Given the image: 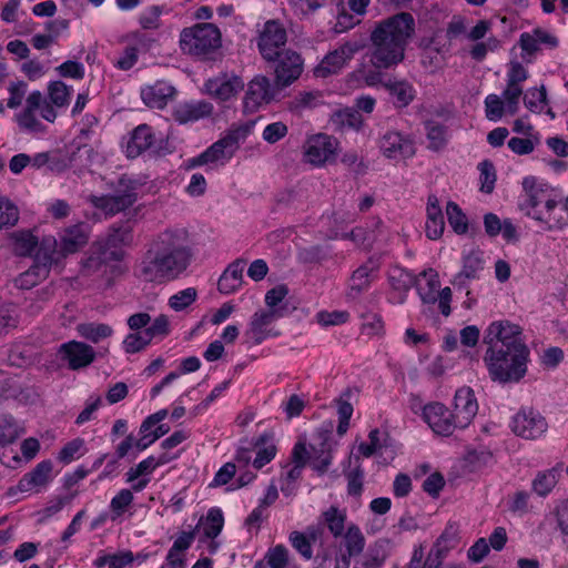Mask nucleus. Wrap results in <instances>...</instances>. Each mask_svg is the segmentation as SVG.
Returning <instances> with one entry per match:
<instances>
[{"label": "nucleus", "instance_id": "nucleus-64", "mask_svg": "<svg viewBox=\"0 0 568 568\" xmlns=\"http://www.w3.org/2000/svg\"><path fill=\"white\" fill-rule=\"evenodd\" d=\"M288 129L283 122H273L265 126L262 136L267 143L273 144L283 139Z\"/></svg>", "mask_w": 568, "mask_h": 568}, {"label": "nucleus", "instance_id": "nucleus-34", "mask_svg": "<svg viewBox=\"0 0 568 568\" xmlns=\"http://www.w3.org/2000/svg\"><path fill=\"white\" fill-rule=\"evenodd\" d=\"M49 268H45V264H33L18 277L14 278V285L21 290H30L38 285L41 281L49 276Z\"/></svg>", "mask_w": 568, "mask_h": 568}, {"label": "nucleus", "instance_id": "nucleus-29", "mask_svg": "<svg viewBox=\"0 0 568 568\" xmlns=\"http://www.w3.org/2000/svg\"><path fill=\"white\" fill-rule=\"evenodd\" d=\"M377 267L372 261L357 267L351 276V285L348 296L355 298L363 292L367 291L375 276Z\"/></svg>", "mask_w": 568, "mask_h": 568}, {"label": "nucleus", "instance_id": "nucleus-51", "mask_svg": "<svg viewBox=\"0 0 568 568\" xmlns=\"http://www.w3.org/2000/svg\"><path fill=\"white\" fill-rule=\"evenodd\" d=\"M151 338L144 331L130 333L123 341V348L128 354H135L144 349L150 343Z\"/></svg>", "mask_w": 568, "mask_h": 568}, {"label": "nucleus", "instance_id": "nucleus-11", "mask_svg": "<svg viewBox=\"0 0 568 568\" xmlns=\"http://www.w3.org/2000/svg\"><path fill=\"white\" fill-rule=\"evenodd\" d=\"M337 146L338 141L335 138L320 133L306 141L304 156L308 163L321 166L334 159Z\"/></svg>", "mask_w": 568, "mask_h": 568}, {"label": "nucleus", "instance_id": "nucleus-61", "mask_svg": "<svg viewBox=\"0 0 568 568\" xmlns=\"http://www.w3.org/2000/svg\"><path fill=\"white\" fill-rule=\"evenodd\" d=\"M486 116L490 121L500 120L504 115L505 104L497 94H489L485 99Z\"/></svg>", "mask_w": 568, "mask_h": 568}, {"label": "nucleus", "instance_id": "nucleus-13", "mask_svg": "<svg viewBox=\"0 0 568 568\" xmlns=\"http://www.w3.org/2000/svg\"><path fill=\"white\" fill-rule=\"evenodd\" d=\"M275 61V85L278 90L291 85L303 72V60L292 50L284 51Z\"/></svg>", "mask_w": 568, "mask_h": 568}, {"label": "nucleus", "instance_id": "nucleus-32", "mask_svg": "<svg viewBox=\"0 0 568 568\" xmlns=\"http://www.w3.org/2000/svg\"><path fill=\"white\" fill-rule=\"evenodd\" d=\"M39 248L36 254L34 262L38 264H45V268L51 267L53 263H57L64 255L61 254V248L58 241L53 236H45L38 244Z\"/></svg>", "mask_w": 568, "mask_h": 568}, {"label": "nucleus", "instance_id": "nucleus-35", "mask_svg": "<svg viewBox=\"0 0 568 568\" xmlns=\"http://www.w3.org/2000/svg\"><path fill=\"white\" fill-rule=\"evenodd\" d=\"M13 252L19 256H29L37 248L39 241L29 230L16 231L10 234Z\"/></svg>", "mask_w": 568, "mask_h": 568}, {"label": "nucleus", "instance_id": "nucleus-24", "mask_svg": "<svg viewBox=\"0 0 568 568\" xmlns=\"http://www.w3.org/2000/svg\"><path fill=\"white\" fill-rule=\"evenodd\" d=\"M527 215L545 223L548 230L561 229L568 224V214L564 210V204L559 207L555 200L546 201L542 211L536 213L528 211Z\"/></svg>", "mask_w": 568, "mask_h": 568}, {"label": "nucleus", "instance_id": "nucleus-62", "mask_svg": "<svg viewBox=\"0 0 568 568\" xmlns=\"http://www.w3.org/2000/svg\"><path fill=\"white\" fill-rule=\"evenodd\" d=\"M292 546L304 557L310 560L313 557V549L311 540L307 536L300 531H293L290 535Z\"/></svg>", "mask_w": 568, "mask_h": 568}, {"label": "nucleus", "instance_id": "nucleus-60", "mask_svg": "<svg viewBox=\"0 0 568 568\" xmlns=\"http://www.w3.org/2000/svg\"><path fill=\"white\" fill-rule=\"evenodd\" d=\"M288 294V288L286 285H277L265 294V304L267 305V310H282V312L285 314V307L280 306L281 302L286 297Z\"/></svg>", "mask_w": 568, "mask_h": 568}, {"label": "nucleus", "instance_id": "nucleus-36", "mask_svg": "<svg viewBox=\"0 0 568 568\" xmlns=\"http://www.w3.org/2000/svg\"><path fill=\"white\" fill-rule=\"evenodd\" d=\"M133 242L132 227L128 224L113 225L110 227L106 239L104 241L105 250L120 248L129 246Z\"/></svg>", "mask_w": 568, "mask_h": 568}, {"label": "nucleus", "instance_id": "nucleus-28", "mask_svg": "<svg viewBox=\"0 0 568 568\" xmlns=\"http://www.w3.org/2000/svg\"><path fill=\"white\" fill-rule=\"evenodd\" d=\"M213 105L209 102L197 101L180 104L173 112L176 122L184 124L211 115Z\"/></svg>", "mask_w": 568, "mask_h": 568}, {"label": "nucleus", "instance_id": "nucleus-17", "mask_svg": "<svg viewBox=\"0 0 568 568\" xmlns=\"http://www.w3.org/2000/svg\"><path fill=\"white\" fill-rule=\"evenodd\" d=\"M243 88V80L234 73H221L205 82L206 92L220 101L230 100Z\"/></svg>", "mask_w": 568, "mask_h": 568}, {"label": "nucleus", "instance_id": "nucleus-8", "mask_svg": "<svg viewBox=\"0 0 568 568\" xmlns=\"http://www.w3.org/2000/svg\"><path fill=\"white\" fill-rule=\"evenodd\" d=\"M284 316L282 310H260L255 312L245 331L247 342L260 345L268 337H276L281 332L272 326V324Z\"/></svg>", "mask_w": 568, "mask_h": 568}, {"label": "nucleus", "instance_id": "nucleus-48", "mask_svg": "<svg viewBox=\"0 0 568 568\" xmlns=\"http://www.w3.org/2000/svg\"><path fill=\"white\" fill-rule=\"evenodd\" d=\"M323 516L331 534L334 537H341L345 529V513L341 511L337 507L332 506L324 511Z\"/></svg>", "mask_w": 568, "mask_h": 568}, {"label": "nucleus", "instance_id": "nucleus-18", "mask_svg": "<svg viewBox=\"0 0 568 568\" xmlns=\"http://www.w3.org/2000/svg\"><path fill=\"white\" fill-rule=\"evenodd\" d=\"M478 412V404L470 387L457 389L454 397V417L459 428L467 427Z\"/></svg>", "mask_w": 568, "mask_h": 568}, {"label": "nucleus", "instance_id": "nucleus-21", "mask_svg": "<svg viewBox=\"0 0 568 568\" xmlns=\"http://www.w3.org/2000/svg\"><path fill=\"white\" fill-rule=\"evenodd\" d=\"M136 201L133 187H128L123 193L114 195L92 196L91 203L108 214H116L130 207Z\"/></svg>", "mask_w": 568, "mask_h": 568}, {"label": "nucleus", "instance_id": "nucleus-56", "mask_svg": "<svg viewBox=\"0 0 568 568\" xmlns=\"http://www.w3.org/2000/svg\"><path fill=\"white\" fill-rule=\"evenodd\" d=\"M478 170L480 172V191L490 194L494 191L496 182L495 166L491 162L486 160L478 164Z\"/></svg>", "mask_w": 568, "mask_h": 568}, {"label": "nucleus", "instance_id": "nucleus-49", "mask_svg": "<svg viewBox=\"0 0 568 568\" xmlns=\"http://www.w3.org/2000/svg\"><path fill=\"white\" fill-rule=\"evenodd\" d=\"M16 120L19 128L29 133H40L45 129L41 121L36 116V111L33 110L24 108L16 115Z\"/></svg>", "mask_w": 568, "mask_h": 568}, {"label": "nucleus", "instance_id": "nucleus-58", "mask_svg": "<svg viewBox=\"0 0 568 568\" xmlns=\"http://www.w3.org/2000/svg\"><path fill=\"white\" fill-rule=\"evenodd\" d=\"M197 296L196 290L194 287H187L183 291L178 292L176 294L172 295L169 300V305L174 311H183L187 306H190L192 303L195 302Z\"/></svg>", "mask_w": 568, "mask_h": 568}, {"label": "nucleus", "instance_id": "nucleus-6", "mask_svg": "<svg viewBox=\"0 0 568 568\" xmlns=\"http://www.w3.org/2000/svg\"><path fill=\"white\" fill-rule=\"evenodd\" d=\"M253 123L231 130L225 136L213 143L203 153L204 161L207 164L229 161L240 148V141L244 140L251 132Z\"/></svg>", "mask_w": 568, "mask_h": 568}, {"label": "nucleus", "instance_id": "nucleus-53", "mask_svg": "<svg viewBox=\"0 0 568 568\" xmlns=\"http://www.w3.org/2000/svg\"><path fill=\"white\" fill-rule=\"evenodd\" d=\"M547 102V93L545 85L539 89H530L524 95V104L531 112H541Z\"/></svg>", "mask_w": 568, "mask_h": 568}, {"label": "nucleus", "instance_id": "nucleus-55", "mask_svg": "<svg viewBox=\"0 0 568 568\" xmlns=\"http://www.w3.org/2000/svg\"><path fill=\"white\" fill-rule=\"evenodd\" d=\"M133 494L130 489H121L110 503V509L112 511V520L123 515L126 508L133 503Z\"/></svg>", "mask_w": 568, "mask_h": 568}, {"label": "nucleus", "instance_id": "nucleus-14", "mask_svg": "<svg viewBox=\"0 0 568 568\" xmlns=\"http://www.w3.org/2000/svg\"><path fill=\"white\" fill-rule=\"evenodd\" d=\"M462 270L450 281L452 285L458 290L467 288L471 281L480 280L485 270L484 252L471 250L463 255Z\"/></svg>", "mask_w": 568, "mask_h": 568}, {"label": "nucleus", "instance_id": "nucleus-4", "mask_svg": "<svg viewBox=\"0 0 568 568\" xmlns=\"http://www.w3.org/2000/svg\"><path fill=\"white\" fill-rule=\"evenodd\" d=\"M221 47V32L212 23H199L185 28L180 34V48L184 53L207 58Z\"/></svg>", "mask_w": 568, "mask_h": 568}, {"label": "nucleus", "instance_id": "nucleus-3", "mask_svg": "<svg viewBox=\"0 0 568 568\" xmlns=\"http://www.w3.org/2000/svg\"><path fill=\"white\" fill-rule=\"evenodd\" d=\"M529 357L528 347L520 349L503 347V344L487 346L484 362L487 366L490 378L501 384L517 383L527 372Z\"/></svg>", "mask_w": 568, "mask_h": 568}, {"label": "nucleus", "instance_id": "nucleus-22", "mask_svg": "<svg viewBox=\"0 0 568 568\" xmlns=\"http://www.w3.org/2000/svg\"><path fill=\"white\" fill-rule=\"evenodd\" d=\"M88 240L89 232L85 223H78L64 229L60 234L61 254L67 256L78 252L88 243Z\"/></svg>", "mask_w": 568, "mask_h": 568}, {"label": "nucleus", "instance_id": "nucleus-44", "mask_svg": "<svg viewBox=\"0 0 568 568\" xmlns=\"http://www.w3.org/2000/svg\"><path fill=\"white\" fill-rule=\"evenodd\" d=\"M387 541L384 539L376 540L369 548L363 560L359 562L358 566H355L354 568H379L385 559H386V552H385V546Z\"/></svg>", "mask_w": 568, "mask_h": 568}, {"label": "nucleus", "instance_id": "nucleus-31", "mask_svg": "<svg viewBox=\"0 0 568 568\" xmlns=\"http://www.w3.org/2000/svg\"><path fill=\"white\" fill-rule=\"evenodd\" d=\"M244 266L245 263L237 260L226 267L217 282V288L222 294H232L242 285Z\"/></svg>", "mask_w": 568, "mask_h": 568}, {"label": "nucleus", "instance_id": "nucleus-5", "mask_svg": "<svg viewBox=\"0 0 568 568\" xmlns=\"http://www.w3.org/2000/svg\"><path fill=\"white\" fill-rule=\"evenodd\" d=\"M365 48L366 42L362 38L345 41L335 50L325 54L322 61L314 68V75L316 78H327L339 73L355 54Z\"/></svg>", "mask_w": 568, "mask_h": 568}, {"label": "nucleus", "instance_id": "nucleus-57", "mask_svg": "<svg viewBox=\"0 0 568 568\" xmlns=\"http://www.w3.org/2000/svg\"><path fill=\"white\" fill-rule=\"evenodd\" d=\"M264 559L270 568H285L288 564V550L283 545H276L267 550Z\"/></svg>", "mask_w": 568, "mask_h": 568}, {"label": "nucleus", "instance_id": "nucleus-30", "mask_svg": "<svg viewBox=\"0 0 568 568\" xmlns=\"http://www.w3.org/2000/svg\"><path fill=\"white\" fill-rule=\"evenodd\" d=\"M52 471L51 460L39 463L30 473L26 474L18 483L20 491H30L34 487L44 486Z\"/></svg>", "mask_w": 568, "mask_h": 568}, {"label": "nucleus", "instance_id": "nucleus-25", "mask_svg": "<svg viewBox=\"0 0 568 568\" xmlns=\"http://www.w3.org/2000/svg\"><path fill=\"white\" fill-rule=\"evenodd\" d=\"M426 225L425 232L429 240H438L445 230L444 214L439 205V200L435 194L428 195L426 205Z\"/></svg>", "mask_w": 568, "mask_h": 568}, {"label": "nucleus", "instance_id": "nucleus-12", "mask_svg": "<svg viewBox=\"0 0 568 568\" xmlns=\"http://www.w3.org/2000/svg\"><path fill=\"white\" fill-rule=\"evenodd\" d=\"M278 88L272 85L266 77L257 75L247 85L243 106L245 112H255L263 103H268L277 95Z\"/></svg>", "mask_w": 568, "mask_h": 568}, {"label": "nucleus", "instance_id": "nucleus-47", "mask_svg": "<svg viewBox=\"0 0 568 568\" xmlns=\"http://www.w3.org/2000/svg\"><path fill=\"white\" fill-rule=\"evenodd\" d=\"M224 518L221 509L211 508L203 521V532L206 538L214 539L223 529Z\"/></svg>", "mask_w": 568, "mask_h": 568}, {"label": "nucleus", "instance_id": "nucleus-2", "mask_svg": "<svg viewBox=\"0 0 568 568\" xmlns=\"http://www.w3.org/2000/svg\"><path fill=\"white\" fill-rule=\"evenodd\" d=\"M191 258L186 232L165 230L148 243L134 274L143 282L163 284L178 278L187 268Z\"/></svg>", "mask_w": 568, "mask_h": 568}, {"label": "nucleus", "instance_id": "nucleus-40", "mask_svg": "<svg viewBox=\"0 0 568 568\" xmlns=\"http://www.w3.org/2000/svg\"><path fill=\"white\" fill-rule=\"evenodd\" d=\"M254 445L257 448V453L253 460V466L256 469H261L275 457L277 449L272 443V436L270 434L261 435Z\"/></svg>", "mask_w": 568, "mask_h": 568}, {"label": "nucleus", "instance_id": "nucleus-37", "mask_svg": "<svg viewBox=\"0 0 568 568\" xmlns=\"http://www.w3.org/2000/svg\"><path fill=\"white\" fill-rule=\"evenodd\" d=\"M561 466L558 465L545 471H539L532 480L531 488L540 497H546L557 485Z\"/></svg>", "mask_w": 568, "mask_h": 568}, {"label": "nucleus", "instance_id": "nucleus-50", "mask_svg": "<svg viewBox=\"0 0 568 568\" xmlns=\"http://www.w3.org/2000/svg\"><path fill=\"white\" fill-rule=\"evenodd\" d=\"M19 210L8 197L0 196V230L17 224Z\"/></svg>", "mask_w": 568, "mask_h": 568}, {"label": "nucleus", "instance_id": "nucleus-7", "mask_svg": "<svg viewBox=\"0 0 568 568\" xmlns=\"http://www.w3.org/2000/svg\"><path fill=\"white\" fill-rule=\"evenodd\" d=\"M484 343L487 346L503 344V347L518 349L527 347L521 327L507 320L493 322L485 332Z\"/></svg>", "mask_w": 568, "mask_h": 568}, {"label": "nucleus", "instance_id": "nucleus-39", "mask_svg": "<svg viewBox=\"0 0 568 568\" xmlns=\"http://www.w3.org/2000/svg\"><path fill=\"white\" fill-rule=\"evenodd\" d=\"M79 335L94 344L105 339L113 334V328L104 323H81L77 326Z\"/></svg>", "mask_w": 568, "mask_h": 568}, {"label": "nucleus", "instance_id": "nucleus-43", "mask_svg": "<svg viewBox=\"0 0 568 568\" xmlns=\"http://www.w3.org/2000/svg\"><path fill=\"white\" fill-rule=\"evenodd\" d=\"M23 428L19 423L10 415L0 416V446L4 447L16 442L21 434Z\"/></svg>", "mask_w": 568, "mask_h": 568}, {"label": "nucleus", "instance_id": "nucleus-10", "mask_svg": "<svg viewBox=\"0 0 568 568\" xmlns=\"http://www.w3.org/2000/svg\"><path fill=\"white\" fill-rule=\"evenodd\" d=\"M510 428L515 435L524 439H537L546 433V418L534 408H521L511 419Z\"/></svg>", "mask_w": 568, "mask_h": 568}, {"label": "nucleus", "instance_id": "nucleus-45", "mask_svg": "<svg viewBox=\"0 0 568 568\" xmlns=\"http://www.w3.org/2000/svg\"><path fill=\"white\" fill-rule=\"evenodd\" d=\"M446 215L450 227L456 234L464 235L468 232V219L457 203L453 201L447 203Z\"/></svg>", "mask_w": 568, "mask_h": 568}, {"label": "nucleus", "instance_id": "nucleus-33", "mask_svg": "<svg viewBox=\"0 0 568 568\" xmlns=\"http://www.w3.org/2000/svg\"><path fill=\"white\" fill-rule=\"evenodd\" d=\"M383 78L385 77L383 75ZM381 84L395 98L394 104L397 108L407 106L414 99L413 87L406 81H392L390 79L385 81V79H383V83Z\"/></svg>", "mask_w": 568, "mask_h": 568}, {"label": "nucleus", "instance_id": "nucleus-41", "mask_svg": "<svg viewBox=\"0 0 568 568\" xmlns=\"http://www.w3.org/2000/svg\"><path fill=\"white\" fill-rule=\"evenodd\" d=\"M426 136L429 142L428 148L434 151H439L447 144V126L434 121L427 120L424 122Z\"/></svg>", "mask_w": 568, "mask_h": 568}, {"label": "nucleus", "instance_id": "nucleus-38", "mask_svg": "<svg viewBox=\"0 0 568 568\" xmlns=\"http://www.w3.org/2000/svg\"><path fill=\"white\" fill-rule=\"evenodd\" d=\"M343 541L345 546L344 555H346V557H356L361 555L366 545V539L362 530L355 524L347 527L346 532L343 535Z\"/></svg>", "mask_w": 568, "mask_h": 568}, {"label": "nucleus", "instance_id": "nucleus-26", "mask_svg": "<svg viewBox=\"0 0 568 568\" xmlns=\"http://www.w3.org/2000/svg\"><path fill=\"white\" fill-rule=\"evenodd\" d=\"M174 93L175 89L171 84L165 81H156L141 90V98L148 106L163 109Z\"/></svg>", "mask_w": 568, "mask_h": 568}, {"label": "nucleus", "instance_id": "nucleus-1", "mask_svg": "<svg viewBox=\"0 0 568 568\" xmlns=\"http://www.w3.org/2000/svg\"><path fill=\"white\" fill-rule=\"evenodd\" d=\"M415 31V20L408 12L396 13L378 22L369 34L371 47L365 57L349 73V80L375 87L383 83V71L390 70L405 59L408 40Z\"/></svg>", "mask_w": 568, "mask_h": 568}, {"label": "nucleus", "instance_id": "nucleus-42", "mask_svg": "<svg viewBox=\"0 0 568 568\" xmlns=\"http://www.w3.org/2000/svg\"><path fill=\"white\" fill-rule=\"evenodd\" d=\"M170 462V458L163 454L158 459L153 456H149L148 458L140 462L135 467H132L126 473V481L133 483L139 477L151 474L156 467L164 465Z\"/></svg>", "mask_w": 568, "mask_h": 568}, {"label": "nucleus", "instance_id": "nucleus-20", "mask_svg": "<svg viewBox=\"0 0 568 568\" xmlns=\"http://www.w3.org/2000/svg\"><path fill=\"white\" fill-rule=\"evenodd\" d=\"M332 425L329 428L320 429L317 432V443L312 444L311 464L312 467L320 471L325 473L332 463Z\"/></svg>", "mask_w": 568, "mask_h": 568}, {"label": "nucleus", "instance_id": "nucleus-63", "mask_svg": "<svg viewBox=\"0 0 568 568\" xmlns=\"http://www.w3.org/2000/svg\"><path fill=\"white\" fill-rule=\"evenodd\" d=\"M336 120L343 128L358 130L363 124V118L357 110H342L336 113Z\"/></svg>", "mask_w": 568, "mask_h": 568}, {"label": "nucleus", "instance_id": "nucleus-27", "mask_svg": "<svg viewBox=\"0 0 568 568\" xmlns=\"http://www.w3.org/2000/svg\"><path fill=\"white\" fill-rule=\"evenodd\" d=\"M154 142L155 136L152 128L148 124H140L132 131L126 143V155L134 159L150 150L154 145Z\"/></svg>", "mask_w": 568, "mask_h": 568}, {"label": "nucleus", "instance_id": "nucleus-59", "mask_svg": "<svg viewBox=\"0 0 568 568\" xmlns=\"http://www.w3.org/2000/svg\"><path fill=\"white\" fill-rule=\"evenodd\" d=\"M364 470L361 465L347 471L345 477L347 479V494L349 496L359 497L363 493Z\"/></svg>", "mask_w": 568, "mask_h": 568}, {"label": "nucleus", "instance_id": "nucleus-16", "mask_svg": "<svg viewBox=\"0 0 568 568\" xmlns=\"http://www.w3.org/2000/svg\"><path fill=\"white\" fill-rule=\"evenodd\" d=\"M59 355L68 363L70 369L78 371L89 366L95 359L92 346L77 341H70L60 345Z\"/></svg>", "mask_w": 568, "mask_h": 568}, {"label": "nucleus", "instance_id": "nucleus-19", "mask_svg": "<svg viewBox=\"0 0 568 568\" xmlns=\"http://www.w3.org/2000/svg\"><path fill=\"white\" fill-rule=\"evenodd\" d=\"M379 146L383 154L388 159L412 158L415 154L413 141L396 131L386 132Z\"/></svg>", "mask_w": 568, "mask_h": 568}, {"label": "nucleus", "instance_id": "nucleus-54", "mask_svg": "<svg viewBox=\"0 0 568 568\" xmlns=\"http://www.w3.org/2000/svg\"><path fill=\"white\" fill-rule=\"evenodd\" d=\"M70 92V88L62 81H53L48 88L50 101L58 108L69 103Z\"/></svg>", "mask_w": 568, "mask_h": 568}, {"label": "nucleus", "instance_id": "nucleus-23", "mask_svg": "<svg viewBox=\"0 0 568 568\" xmlns=\"http://www.w3.org/2000/svg\"><path fill=\"white\" fill-rule=\"evenodd\" d=\"M523 189L526 193V200L521 203V209L532 213L542 211L546 201H554L542 185L537 183L536 178L527 176L523 180Z\"/></svg>", "mask_w": 568, "mask_h": 568}, {"label": "nucleus", "instance_id": "nucleus-15", "mask_svg": "<svg viewBox=\"0 0 568 568\" xmlns=\"http://www.w3.org/2000/svg\"><path fill=\"white\" fill-rule=\"evenodd\" d=\"M423 418L440 436H450L459 424L455 423V417L443 404L432 403L424 407Z\"/></svg>", "mask_w": 568, "mask_h": 568}, {"label": "nucleus", "instance_id": "nucleus-46", "mask_svg": "<svg viewBox=\"0 0 568 568\" xmlns=\"http://www.w3.org/2000/svg\"><path fill=\"white\" fill-rule=\"evenodd\" d=\"M390 286L399 292H407L415 284V276L408 271L395 266L388 273Z\"/></svg>", "mask_w": 568, "mask_h": 568}, {"label": "nucleus", "instance_id": "nucleus-9", "mask_svg": "<svg viewBox=\"0 0 568 568\" xmlns=\"http://www.w3.org/2000/svg\"><path fill=\"white\" fill-rule=\"evenodd\" d=\"M287 34L285 28L276 20H268L264 23L260 33L257 47L262 57L267 61H275L285 50Z\"/></svg>", "mask_w": 568, "mask_h": 568}, {"label": "nucleus", "instance_id": "nucleus-52", "mask_svg": "<svg viewBox=\"0 0 568 568\" xmlns=\"http://www.w3.org/2000/svg\"><path fill=\"white\" fill-rule=\"evenodd\" d=\"M18 324L17 308L11 303H0V337Z\"/></svg>", "mask_w": 568, "mask_h": 568}]
</instances>
